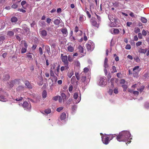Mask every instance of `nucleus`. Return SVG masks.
Listing matches in <instances>:
<instances>
[{
	"label": "nucleus",
	"instance_id": "nucleus-1",
	"mask_svg": "<svg viewBox=\"0 0 149 149\" xmlns=\"http://www.w3.org/2000/svg\"><path fill=\"white\" fill-rule=\"evenodd\" d=\"M131 134L130 132L126 131L120 132L116 137L117 140L119 141H126L130 137Z\"/></svg>",
	"mask_w": 149,
	"mask_h": 149
},
{
	"label": "nucleus",
	"instance_id": "nucleus-2",
	"mask_svg": "<svg viewBox=\"0 0 149 149\" xmlns=\"http://www.w3.org/2000/svg\"><path fill=\"white\" fill-rule=\"evenodd\" d=\"M75 76L77 80L81 79V84L83 87L86 86L88 84V81L86 79V75L81 74H79L78 73L76 72L75 73Z\"/></svg>",
	"mask_w": 149,
	"mask_h": 149
},
{
	"label": "nucleus",
	"instance_id": "nucleus-3",
	"mask_svg": "<svg viewBox=\"0 0 149 149\" xmlns=\"http://www.w3.org/2000/svg\"><path fill=\"white\" fill-rule=\"evenodd\" d=\"M108 17L111 22L109 26L111 27L116 26L117 25L118 20L116 19L115 16L113 15H109Z\"/></svg>",
	"mask_w": 149,
	"mask_h": 149
},
{
	"label": "nucleus",
	"instance_id": "nucleus-4",
	"mask_svg": "<svg viewBox=\"0 0 149 149\" xmlns=\"http://www.w3.org/2000/svg\"><path fill=\"white\" fill-rule=\"evenodd\" d=\"M86 47L88 51H92L93 50L95 47V44L92 41H89L86 45Z\"/></svg>",
	"mask_w": 149,
	"mask_h": 149
},
{
	"label": "nucleus",
	"instance_id": "nucleus-5",
	"mask_svg": "<svg viewBox=\"0 0 149 149\" xmlns=\"http://www.w3.org/2000/svg\"><path fill=\"white\" fill-rule=\"evenodd\" d=\"M98 84V85L100 86H104L107 84L106 78L104 77L100 78Z\"/></svg>",
	"mask_w": 149,
	"mask_h": 149
},
{
	"label": "nucleus",
	"instance_id": "nucleus-6",
	"mask_svg": "<svg viewBox=\"0 0 149 149\" xmlns=\"http://www.w3.org/2000/svg\"><path fill=\"white\" fill-rule=\"evenodd\" d=\"M102 140L103 143L105 145L108 144L109 141V140L108 136L107 135H103L102 136Z\"/></svg>",
	"mask_w": 149,
	"mask_h": 149
},
{
	"label": "nucleus",
	"instance_id": "nucleus-7",
	"mask_svg": "<svg viewBox=\"0 0 149 149\" xmlns=\"http://www.w3.org/2000/svg\"><path fill=\"white\" fill-rule=\"evenodd\" d=\"M22 106L25 110L27 111L31 109V106L29 103L27 102H24L22 105Z\"/></svg>",
	"mask_w": 149,
	"mask_h": 149
},
{
	"label": "nucleus",
	"instance_id": "nucleus-8",
	"mask_svg": "<svg viewBox=\"0 0 149 149\" xmlns=\"http://www.w3.org/2000/svg\"><path fill=\"white\" fill-rule=\"evenodd\" d=\"M73 97L75 100V102L76 104H77L79 103L81 100V96L78 97V94L77 93H75L73 95Z\"/></svg>",
	"mask_w": 149,
	"mask_h": 149
},
{
	"label": "nucleus",
	"instance_id": "nucleus-9",
	"mask_svg": "<svg viewBox=\"0 0 149 149\" xmlns=\"http://www.w3.org/2000/svg\"><path fill=\"white\" fill-rule=\"evenodd\" d=\"M68 46L67 48L68 51L70 52H73L74 50V45L71 44L70 43H68Z\"/></svg>",
	"mask_w": 149,
	"mask_h": 149
},
{
	"label": "nucleus",
	"instance_id": "nucleus-10",
	"mask_svg": "<svg viewBox=\"0 0 149 149\" xmlns=\"http://www.w3.org/2000/svg\"><path fill=\"white\" fill-rule=\"evenodd\" d=\"M141 70V69L139 68V66H136L134 67L133 69V74L134 75V76H135L134 74L137 75L139 71Z\"/></svg>",
	"mask_w": 149,
	"mask_h": 149
},
{
	"label": "nucleus",
	"instance_id": "nucleus-11",
	"mask_svg": "<svg viewBox=\"0 0 149 149\" xmlns=\"http://www.w3.org/2000/svg\"><path fill=\"white\" fill-rule=\"evenodd\" d=\"M50 76L53 77V78L52 79V82L54 81L56 82L57 80V77L55 76L53 71L52 70H50Z\"/></svg>",
	"mask_w": 149,
	"mask_h": 149
},
{
	"label": "nucleus",
	"instance_id": "nucleus-12",
	"mask_svg": "<svg viewBox=\"0 0 149 149\" xmlns=\"http://www.w3.org/2000/svg\"><path fill=\"white\" fill-rule=\"evenodd\" d=\"M110 31L113 34H117L119 32V31L118 29L113 28L111 29Z\"/></svg>",
	"mask_w": 149,
	"mask_h": 149
},
{
	"label": "nucleus",
	"instance_id": "nucleus-13",
	"mask_svg": "<svg viewBox=\"0 0 149 149\" xmlns=\"http://www.w3.org/2000/svg\"><path fill=\"white\" fill-rule=\"evenodd\" d=\"M67 59L68 57L66 56H63L62 57V61L65 65H67L68 64Z\"/></svg>",
	"mask_w": 149,
	"mask_h": 149
},
{
	"label": "nucleus",
	"instance_id": "nucleus-14",
	"mask_svg": "<svg viewBox=\"0 0 149 149\" xmlns=\"http://www.w3.org/2000/svg\"><path fill=\"white\" fill-rule=\"evenodd\" d=\"M89 69L87 68H85L84 69V71L80 74H81L86 75V74L89 72Z\"/></svg>",
	"mask_w": 149,
	"mask_h": 149
},
{
	"label": "nucleus",
	"instance_id": "nucleus-15",
	"mask_svg": "<svg viewBox=\"0 0 149 149\" xmlns=\"http://www.w3.org/2000/svg\"><path fill=\"white\" fill-rule=\"evenodd\" d=\"M74 74V72L72 70H69L68 71V72L67 74V76L68 77L70 78Z\"/></svg>",
	"mask_w": 149,
	"mask_h": 149
},
{
	"label": "nucleus",
	"instance_id": "nucleus-16",
	"mask_svg": "<svg viewBox=\"0 0 149 149\" xmlns=\"http://www.w3.org/2000/svg\"><path fill=\"white\" fill-rule=\"evenodd\" d=\"M91 23L92 25L97 27H98L99 26L98 24H97L96 22L93 20V18L92 17L91 19Z\"/></svg>",
	"mask_w": 149,
	"mask_h": 149
},
{
	"label": "nucleus",
	"instance_id": "nucleus-17",
	"mask_svg": "<svg viewBox=\"0 0 149 149\" xmlns=\"http://www.w3.org/2000/svg\"><path fill=\"white\" fill-rule=\"evenodd\" d=\"M61 32L63 34V36L65 37H66L67 36L68 31L66 29L64 28L63 29H62L61 30Z\"/></svg>",
	"mask_w": 149,
	"mask_h": 149
},
{
	"label": "nucleus",
	"instance_id": "nucleus-18",
	"mask_svg": "<svg viewBox=\"0 0 149 149\" xmlns=\"http://www.w3.org/2000/svg\"><path fill=\"white\" fill-rule=\"evenodd\" d=\"M25 84L27 88L31 89L32 88V86L28 81H26Z\"/></svg>",
	"mask_w": 149,
	"mask_h": 149
},
{
	"label": "nucleus",
	"instance_id": "nucleus-19",
	"mask_svg": "<svg viewBox=\"0 0 149 149\" xmlns=\"http://www.w3.org/2000/svg\"><path fill=\"white\" fill-rule=\"evenodd\" d=\"M40 35L42 37H45L47 35L46 31L45 30H42L40 32Z\"/></svg>",
	"mask_w": 149,
	"mask_h": 149
},
{
	"label": "nucleus",
	"instance_id": "nucleus-20",
	"mask_svg": "<svg viewBox=\"0 0 149 149\" xmlns=\"http://www.w3.org/2000/svg\"><path fill=\"white\" fill-rule=\"evenodd\" d=\"M7 100V98L3 95L0 96V101L2 102H6Z\"/></svg>",
	"mask_w": 149,
	"mask_h": 149
},
{
	"label": "nucleus",
	"instance_id": "nucleus-21",
	"mask_svg": "<svg viewBox=\"0 0 149 149\" xmlns=\"http://www.w3.org/2000/svg\"><path fill=\"white\" fill-rule=\"evenodd\" d=\"M66 117V114L65 113L63 112L60 116V118L61 120H64Z\"/></svg>",
	"mask_w": 149,
	"mask_h": 149
},
{
	"label": "nucleus",
	"instance_id": "nucleus-22",
	"mask_svg": "<svg viewBox=\"0 0 149 149\" xmlns=\"http://www.w3.org/2000/svg\"><path fill=\"white\" fill-rule=\"evenodd\" d=\"M24 89V87L23 86H19L17 88V90L18 91H22Z\"/></svg>",
	"mask_w": 149,
	"mask_h": 149
},
{
	"label": "nucleus",
	"instance_id": "nucleus-23",
	"mask_svg": "<svg viewBox=\"0 0 149 149\" xmlns=\"http://www.w3.org/2000/svg\"><path fill=\"white\" fill-rule=\"evenodd\" d=\"M17 21V18L15 17H13L11 19V21L12 23H15Z\"/></svg>",
	"mask_w": 149,
	"mask_h": 149
},
{
	"label": "nucleus",
	"instance_id": "nucleus-24",
	"mask_svg": "<svg viewBox=\"0 0 149 149\" xmlns=\"http://www.w3.org/2000/svg\"><path fill=\"white\" fill-rule=\"evenodd\" d=\"M108 60L107 58L105 59L104 61V67L105 68H107L108 67V65L107 64Z\"/></svg>",
	"mask_w": 149,
	"mask_h": 149
},
{
	"label": "nucleus",
	"instance_id": "nucleus-25",
	"mask_svg": "<svg viewBox=\"0 0 149 149\" xmlns=\"http://www.w3.org/2000/svg\"><path fill=\"white\" fill-rule=\"evenodd\" d=\"M147 51V49H144L140 48L139 49L138 51L140 53L145 54L146 52Z\"/></svg>",
	"mask_w": 149,
	"mask_h": 149
},
{
	"label": "nucleus",
	"instance_id": "nucleus-26",
	"mask_svg": "<svg viewBox=\"0 0 149 149\" xmlns=\"http://www.w3.org/2000/svg\"><path fill=\"white\" fill-rule=\"evenodd\" d=\"M60 70V66H58L56 70L54 71L55 74L57 76H58V73Z\"/></svg>",
	"mask_w": 149,
	"mask_h": 149
},
{
	"label": "nucleus",
	"instance_id": "nucleus-27",
	"mask_svg": "<svg viewBox=\"0 0 149 149\" xmlns=\"http://www.w3.org/2000/svg\"><path fill=\"white\" fill-rule=\"evenodd\" d=\"M78 49L80 53H83L84 52V48L81 45H80L78 46Z\"/></svg>",
	"mask_w": 149,
	"mask_h": 149
},
{
	"label": "nucleus",
	"instance_id": "nucleus-28",
	"mask_svg": "<svg viewBox=\"0 0 149 149\" xmlns=\"http://www.w3.org/2000/svg\"><path fill=\"white\" fill-rule=\"evenodd\" d=\"M85 19L86 17L85 16L82 15L80 17L79 19L80 22H82Z\"/></svg>",
	"mask_w": 149,
	"mask_h": 149
},
{
	"label": "nucleus",
	"instance_id": "nucleus-29",
	"mask_svg": "<svg viewBox=\"0 0 149 149\" xmlns=\"http://www.w3.org/2000/svg\"><path fill=\"white\" fill-rule=\"evenodd\" d=\"M107 135L108 136L109 140V141H110L112 140L113 139V137L115 136H116V134H112V135L110 134V135Z\"/></svg>",
	"mask_w": 149,
	"mask_h": 149
},
{
	"label": "nucleus",
	"instance_id": "nucleus-30",
	"mask_svg": "<svg viewBox=\"0 0 149 149\" xmlns=\"http://www.w3.org/2000/svg\"><path fill=\"white\" fill-rule=\"evenodd\" d=\"M84 11L86 12L88 17L89 18H90L91 17V14H90V13L89 12V11L87 10L86 8L85 9Z\"/></svg>",
	"mask_w": 149,
	"mask_h": 149
},
{
	"label": "nucleus",
	"instance_id": "nucleus-31",
	"mask_svg": "<svg viewBox=\"0 0 149 149\" xmlns=\"http://www.w3.org/2000/svg\"><path fill=\"white\" fill-rule=\"evenodd\" d=\"M117 72V70L116 67L115 66H113L112 67L111 72L112 73L115 72Z\"/></svg>",
	"mask_w": 149,
	"mask_h": 149
},
{
	"label": "nucleus",
	"instance_id": "nucleus-32",
	"mask_svg": "<svg viewBox=\"0 0 149 149\" xmlns=\"http://www.w3.org/2000/svg\"><path fill=\"white\" fill-rule=\"evenodd\" d=\"M61 97L63 98V101L66 100V96L65 93H62L61 94Z\"/></svg>",
	"mask_w": 149,
	"mask_h": 149
},
{
	"label": "nucleus",
	"instance_id": "nucleus-33",
	"mask_svg": "<svg viewBox=\"0 0 149 149\" xmlns=\"http://www.w3.org/2000/svg\"><path fill=\"white\" fill-rule=\"evenodd\" d=\"M45 50L46 51L47 53L49 54L50 52V49L49 47L48 46H46L45 47Z\"/></svg>",
	"mask_w": 149,
	"mask_h": 149
},
{
	"label": "nucleus",
	"instance_id": "nucleus-34",
	"mask_svg": "<svg viewBox=\"0 0 149 149\" xmlns=\"http://www.w3.org/2000/svg\"><path fill=\"white\" fill-rule=\"evenodd\" d=\"M144 88V86H142L140 87V88H139L137 89V90L139 91L140 93L142 92Z\"/></svg>",
	"mask_w": 149,
	"mask_h": 149
},
{
	"label": "nucleus",
	"instance_id": "nucleus-35",
	"mask_svg": "<svg viewBox=\"0 0 149 149\" xmlns=\"http://www.w3.org/2000/svg\"><path fill=\"white\" fill-rule=\"evenodd\" d=\"M141 21L143 23H146L147 22V19L144 17H141Z\"/></svg>",
	"mask_w": 149,
	"mask_h": 149
},
{
	"label": "nucleus",
	"instance_id": "nucleus-36",
	"mask_svg": "<svg viewBox=\"0 0 149 149\" xmlns=\"http://www.w3.org/2000/svg\"><path fill=\"white\" fill-rule=\"evenodd\" d=\"M47 93L45 91H44L42 93V96L43 98H45L46 97Z\"/></svg>",
	"mask_w": 149,
	"mask_h": 149
},
{
	"label": "nucleus",
	"instance_id": "nucleus-37",
	"mask_svg": "<svg viewBox=\"0 0 149 149\" xmlns=\"http://www.w3.org/2000/svg\"><path fill=\"white\" fill-rule=\"evenodd\" d=\"M60 23V21L58 19H56L54 21V23L56 25H58Z\"/></svg>",
	"mask_w": 149,
	"mask_h": 149
},
{
	"label": "nucleus",
	"instance_id": "nucleus-38",
	"mask_svg": "<svg viewBox=\"0 0 149 149\" xmlns=\"http://www.w3.org/2000/svg\"><path fill=\"white\" fill-rule=\"evenodd\" d=\"M144 107L146 109H149V103L148 102H146L144 105Z\"/></svg>",
	"mask_w": 149,
	"mask_h": 149
},
{
	"label": "nucleus",
	"instance_id": "nucleus-39",
	"mask_svg": "<svg viewBox=\"0 0 149 149\" xmlns=\"http://www.w3.org/2000/svg\"><path fill=\"white\" fill-rule=\"evenodd\" d=\"M26 48L25 47H22L21 51V53L23 54L26 52Z\"/></svg>",
	"mask_w": 149,
	"mask_h": 149
},
{
	"label": "nucleus",
	"instance_id": "nucleus-40",
	"mask_svg": "<svg viewBox=\"0 0 149 149\" xmlns=\"http://www.w3.org/2000/svg\"><path fill=\"white\" fill-rule=\"evenodd\" d=\"M122 87L123 88V91H125L127 90V89L128 87L127 85L125 84L122 85Z\"/></svg>",
	"mask_w": 149,
	"mask_h": 149
},
{
	"label": "nucleus",
	"instance_id": "nucleus-41",
	"mask_svg": "<svg viewBox=\"0 0 149 149\" xmlns=\"http://www.w3.org/2000/svg\"><path fill=\"white\" fill-rule=\"evenodd\" d=\"M26 2L25 1H23L21 3V4L22 7L24 9H26V7L24 6V5L26 4Z\"/></svg>",
	"mask_w": 149,
	"mask_h": 149
},
{
	"label": "nucleus",
	"instance_id": "nucleus-42",
	"mask_svg": "<svg viewBox=\"0 0 149 149\" xmlns=\"http://www.w3.org/2000/svg\"><path fill=\"white\" fill-rule=\"evenodd\" d=\"M51 110L49 109H47L46 110H45V113L47 114H48L49 113H51Z\"/></svg>",
	"mask_w": 149,
	"mask_h": 149
},
{
	"label": "nucleus",
	"instance_id": "nucleus-43",
	"mask_svg": "<svg viewBox=\"0 0 149 149\" xmlns=\"http://www.w3.org/2000/svg\"><path fill=\"white\" fill-rule=\"evenodd\" d=\"M76 80L75 78V76H73L72 78L71 79V81L72 83H73L75 82V80Z\"/></svg>",
	"mask_w": 149,
	"mask_h": 149
},
{
	"label": "nucleus",
	"instance_id": "nucleus-44",
	"mask_svg": "<svg viewBox=\"0 0 149 149\" xmlns=\"http://www.w3.org/2000/svg\"><path fill=\"white\" fill-rule=\"evenodd\" d=\"M147 31H146L145 30H143L142 32V33L143 35L144 36H146L147 34Z\"/></svg>",
	"mask_w": 149,
	"mask_h": 149
},
{
	"label": "nucleus",
	"instance_id": "nucleus-45",
	"mask_svg": "<svg viewBox=\"0 0 149 149\" xmlns=\"http://www.w3.org/2000/svg\"><path fill=\"white\" fill-rule=\"evenodd\" d=\"M140 31V29L138 28H136L135 29L134 32L136 33H137Z\"/></svg>",
	"mask_w": 149,
	"mask_h": 149
},
{
	"label": "nucleus",
	"instance_id": "nucleus-46",
	"mask_svg": "<svg viewBox=\"0 0 149 149\" xmlns=\"http://www.w3.org/2000/svg\"><path fill=\"white\" fill-rule=\"evenodd\" d=\"M6 0H0V6H2L6 2Z\"/></svg>",
	"mask_w": 149,
	"mask_h": 149
},
{
	"label": "nucleus",
	"instance_id": "nucleus-47",
	"mask_svg": "<svg viewBox=\"0 0 149 149\" xmlns=\"http://www.w3.org/2000/svg\"><path fill=\"white\" fill-rule=\"evenodd\" d=\"M77 106L75 105L73 106L72 107V111L73 112H74V111L75 110L77 109Z\"/></svg>",
	"mask_w": 149,
	"mask_h": 149
},
{
	"label": "nucleus",
	"instance_id": "nucleus-48",
	"mask_svg": "<svg viewBox=\"0 0 149 149\" xmlns=\"http://www.w3.org/2000/svg\"><path fill=\"white\" fill-rule=\"evenodd\" d=\"M8 35L10 36H12L14 35V33L12 31H9L8 32Z\"/></svg>",
	"mask_w": 149,
	"mask_h": 149
},
{
	"label": "nucleus",
	"instance_id": "nucleus-49",
	"mask_svg": "<svg viewBox=\"0 0 149 149\" xmlns=\"http://www.w3.org/2000/svg\"><path fill=\"white\" fill-rule=\"evenodd\" d=\"M9 76L8 74H6V75L5 76V77L3 79L5 81V80H6L8 79H9Z\"/></svg>",
	"mask_w": 149,
	"mask_h": 149
},
{
	"label": "nucleus",
	"instance_id": "nucleus-50",
	"mask_svg": "<svg viewBox=\"0 0 149 149\" xmlns=\"http://www.w3.org/2000/svg\"><path fill=\"white\" fill-rule=\"evenodd\" d=\"M5 39V38L3 36H0V43H1V41L2 42Z\"/></svg>",
	"mask_w": 149,
	"mask_h": 149
},
{
	"label": "nucleus",
	"instance_id": "nucleus-51",
	"mask_svg": "<svg viewBox=\"0 0 149 149\" xmlns=\"http://www.w3.org/2000/svg\"><path fill=\"white\" fill-rule=\"evenodd\" d=\"M63 109V107H60L58 108L57 109L56 111L58 112H60Z\"/></svg>",
	"mask_w": 149,
	"mask_h": 149
},
{
	"label": "nucleus",
	"instance_id": "nucleus-52",
	"mask_svg": "<svg viewBox=\"0 0 149 149\" xmlns=\"http://www.w3.org/2000/svg\"><path fill=\"white\" fill-rule=\"evenodd\" d=\"M75 65L77 66L80 67V64L79 63V62L78 61H76L75 62Z\"/></svg>",
	"mask_w": 149,
	"mask_h": 149
},
{
	"label": "nucleus",
	"instance_id": "nucleus-53",
	"mask_svg": "<svg viewBox=\"0 0 149 149\" xmlns=\"http://www.w3.org/2000/svg\"><path fill=\"white\" fill-rule=\"evenodd\" d=\"M142 44V42L140 41H139L137 42L136 43V46L137 47L141 45Z\"/></svg>",
	"mask_w": 149,
	"mask_h": 149
},
{
	"label": "nucleus",
	"instance_id": "nucleus-54",
	"mask_svg": "<svg viewBox=\"0 0 149 149\" xmlns=\"http://www.w3.org/2000/svg\"><path fill=\"white\" fill-rule=\"evenodd\" d=\"M131 48V47L130 45H127L125 47V49H130Z\"/></svg>",
	"mask_w": 149,
	"mask_h": 149
},
{
	"label": "nucleus",
	"instance_id": "nucleus-55",
	"mask_svg": "<svg viewBox=\"0 0 149 149\" xmlns=\"http://www.w3.org/2000/svg\"><path fill=\"white\" fill-rule=\"evenodd\" d=\"M68 60L69 61L71 62L73 61V58L70 55H69L68 56Z\"/></svg>",
	"mask_w": 149,
	"mask_h": 149
},
{
	"label": "nucleus",
	"instance_id": "nucleus-56",
	"mask_svg": "<svg viewBox=\"0 0 149 149\" xmlns=\"http://www.w3.org/2000/svg\"><path fill=\"white\" fill-rule=\"evenodd\" d=\"M134 60L137 62H139L140 61V59L138 57L134 58Z\"/></svg>",
	"mask_w": 149,
	"mask_h": 149
},
{
	"label": "nucleus",
	"instance_id": "nucleus-57",
	"mask_svg": "<svg viewBox=\"0 0 149 149\" xmlns=\"http://www.w3.org/2000/svg\"><path fill=\"white\" fill-rule=\"evenodd\" d=\"M59 96H56L54 97L53 98V99L55 101H57L58 99Z\"/></svg>",
	"mask_w": 149,
	"mask_h": 149
},
{
	"label": "nucleus",
	"instance_id": "nucleus-58",
	"mask_svg": "<svg viewBox=\"0 0 149 149\" xmlns=\"http://www.w3.org/2000/svg\"><path fill=\"white\" fill-rule=\"evenodd\" d=\"M117 77L119 78H121L122 76L120 73H118L117 74Z\"/></svg>",
	"mask_w": 149,
	"mask_h": 149
},
{
	"label": "nucleus",
	"instance_id": "nucleus-59",
	"mask_svg": "<svg viewBox=\"0 0 149 149\" xmlns=\"http://www.w3.org/2000/svg\"><path fill=\"white\" fill-rule=\"evenodd\" d=\"M12 7L14 8H16L17 7V5L16 4H14L12 5Z\"/></svg>",
	"mask_w": 149,
	"mask_h": 149
},
{
	"label": "nucleus",
	"instance_id": "nucleus-60",
	"mask_svg": "<svg viewBox=\"0 0 149 149\" xmlns=\"http://www.w3.org/2000/svg\"><path fill=\"white\" fill-rule=\"evenodd\" d=\"M138 37L139 38L141 39L142 38V34L141 33H139L138 34Z\"/></svg>",
	"mask_w": 149,
	"mask_h": 149
},
{
	"label": "nucleus",
	"instance_id": "nucleus-61",
	"mask_svg": "<svg viewBox=\"0 0 149 149\" xmlns=\"http://www.w3.org/2000/svg\"><path fill=\"white\" fill-rule=\"evenodd\" d=\"M133 93L134 95H138L139 94V92L138 91H133Z\"/></svg>",
	"mask_w": 149,
	"mask_h": 149
},
{
	"label": "nucleus",
	"instance_id": "nucleus-62",
	"mask_svg": "<svg viewBox=\"0 0 149 149\" xmlns=\"http://www.w3.org/2000/svg\"><path fill=\"white\" fill-rule=\"evenodd\" d=\"M73 87L72 86H70L69 88V91L70 92H71L72 90Z\"/></svg>",
	"mask_w": 149,
	"mask_h": 149
},
{
	"label": "nucleus",
	"instance_id": "nucleus-63",
	"mask_svg": "<svg viewBox=\"0 0 149 149\" xmlns=\"http://www.w3.org/2000/svg\"><path fill=\"white\" fill-rule=\"evenodd\" d=\"M18 10L20 12H22V13H25L26 12V11L25 10L22 9H18Z\"/></svg>",
	"mask_w": 149,
	"mask_h": 149
},
{
	"label": "nucleus",
	"instance_id": "nucleus-64",
	"mask_svg": "<svg viewBox=\"0 0 149 149\" xmlns=\"http://www.w3.org/2000/svg\"><path fill=\"white\" fill-rule=\"evenodd\" d=\"M113 92L116 94H117L118 93V89L116 88H115L113 90Z\"/></svg>",
	"mask_w": 149,
	"mask_h": 149
}]
</instances>
